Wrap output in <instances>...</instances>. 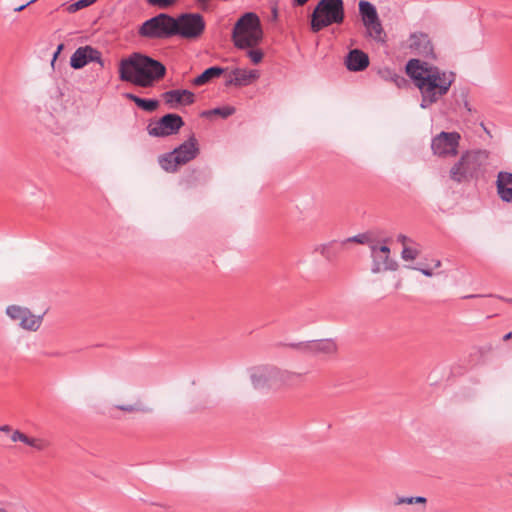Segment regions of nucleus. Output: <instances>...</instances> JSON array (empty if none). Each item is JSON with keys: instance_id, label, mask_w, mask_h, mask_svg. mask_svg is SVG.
Returning a JSON list of instances; mask_svg holds the SVG:
<instances>
[{"instance_id": "a211bd4d", "label": "nucleus", "mask_w": 512, "mask_h": 512, "mask_svg": "<svg viewBox=\"0 0 512 512\" xmlns=\"http://www.w3.org/2000/svg\"><path fill=\"white\" fill-rule=\"evenodd\" d=\"M497 196L503 203L512 205V172L499 171L495 181Z\"/></svg>"}, {"instance_id": "6e6552de", "label": "nucleus", "mask_w": 512, "mask_h": 512, "mask_svg": "<svg viewBox=\"0 0 512 512\" xmlns=\"http://www.w3.org/2000/svg\"><path fill=\"white\" fill-rule=\"evenodd\" d=\"M175 26V36L196 40L203 35L206 22L200 13L185 12L175 18Z\"/></svg>"}, {"instance_id": "9d476101", "label": "nucleus", "mask_w": 512, "mask_h": 512, "mask_svg": "<svg viewBox=\"0 0 512 512\" xmlns=\"http://www.w3.org/2000/svg\"><path fill=\"white\" fill-rule=\"evenodd\" d=\"M460 134L458 132H444L442 131L431 142V149L435 155L455 156L458 152Z\"/></svg>"}, {"instance_id": "a19ab883", "label": "nucleus", "mask_w": 512, "mask_h": 512, "mask_svg": "<svg viewBox=\"0 0 512 512\" xmlns=\"http://www.w3.org/2000/svg\"><path fill=\"white\" fill-rule=\"evenodd\" d=\"M225 86H235V80L234 76L232 75V72L229 74V76L225 80Z\"/></svg>"}, {"instance_id": "49530a36", "label": "nucleus", "mask_w": 512, "mask_h": 512, "mask_svg": "<svg viewBox=\"0 0 512 512\" xmlns=\"http://www.w3.org/2000/svg\"><path fill=\"white\" fill-rule=\"evenodd\" d=\"M309 0H293V6H303L305 5Z\"/></svg>"}, {"instance_id": "c03bdc74", "label": "nucleus", "mask_w": 512, "mask_h": 512, "mask_svg": "<svg viewBox=\"0 0 512 512\" xmlns=\"http://www.w3.org/2000/svg\"><path fill=\"white\" fill-rule=\"evenodd\" d=\"M397 241L402 243V244H405L407 241H409V238L406 235L399 234L397 236Z\"/></svg>"}, {"instance_id": "f257e3e1", "label": "nucleus", "mask_w": 512, "mask_h": 512, "mask_svg": "<svg viewBox=\"0 0 512 512\" xmlns=\"http://www.w3.org/2000/svg\"><path fill=\"white\" fill-rule=\"evenodd\" d=\"M406 73L421 94L420 107L427 109L446 95L455 81V73L420 59H410Z\"/></svg>"}, {"instance_id": "3c124183", "label": "nucleus", "mask_w": 512, "mask_h": 512, "mask_svg": "<svg viewBox=\"0 0 512 512\" xmlns=\"http://www.w3.org/2000/svg\"><path fill=\"white\" fill-rule=\"evenodd\" d=\"M440 266H441V262H440L439 260H437V261L435 262V267H436V268H438V267H440Z\"/></svg>"}, {"instance_id": "20e7f679", "label": "nucleus", "mask_w": 512, "mask_h": 512, "mask_svg": "<svg viewBox=\"0 0 512 512\" xmlns=\"http://www.w3.org/2000/svg\"><path fill=\"white\" fill-rule=\"evenodd\" d=\"M488 153L485 150L467 151L451 167L450 178L458 183L468 179H477L483 174Z\"/></svg>"}, {"instance_id": "5701e85b", "label": "nucleus", "mask_w": 512, "mask_h": 512, "mask_svg": "<svg viewBox=\"0 0 512 512\" xmlns=\"http://www.w3.org/2000/svg\"><path fill=\"white\" fill-rule=\"evenodd\" d=\"M232 75L234 76L236 87L247 86L259 77L257 70H246L241 68L233 69Z\"/></svg>"}, {"instance_id": "4468645a", "label": "nucleus", "mask_w": 512, "mask_h": 512, "mask_svg": "<svg viewBox=\"0 0 512 512\" xmlns=\"http://www.w3.org/2000/svg\"><path fill=\"white\" fill-rule=\"evenodd\" d=\"M275 367L272 365L254 367L250 372V380L253 387L257 390H262L275 386Z\"/></svg>"}, {"instance_id": "c756f323", "label": "nucleus", "mask_w": 512, "mask_h": 512, "mask_svg": "<svg viewBox=\"0 0 512 512\" xmlns=\"http://www.w3.org/2000/svg\"><path fill=\"white\" fill-rule=\"evenodd\" d=\"M236 109L233 106H222V107H216L212 109V112L214 115L220 116L222 118H228L229 116L233 115L235 113Z\"/></svg>"}, {"instance_id": "7c9ffc66", "label": "nucleus", "mask_w": 512, "mask_h": 512, "mask_svg": "<svg viewBox=\"0 0 512 512\" xmlns=\"http://www.w3.org/2000/svg\"><path fill=\"white\" fill-rule=\"evenodd\" d=\"M97 0H78L68 6V11L70 13H74L80 9H83L85 7H88L92 4H94Z\"/></svg>"}, {"instance_id": "603ef678", "label": "nucleus", "mask_w": 512, "mask_h": 512, "mask_svg": "<svg viewBox=\"0 0 512 512\" xmlns=\"http://www.w3.org/2000/svg\"><path fill=\"white\" fill-rule=\"evenodd\" d=\"M0 512H7V511L3 508H0Z\"/></svg>"}, {"instance_id": "473e14b6", "label": "nucleus", "mask_w": 512, "mask_h": 512, "mask_svg": "<svg viewBox=\"0 0 512 512\" xmlns=\"http://www.w3.org/2000/svg\"><path fill=\"white\" fill-rule=\"evenodd\" d=\"M419 251L415 248L404 246L401 252V258L405 261L414 260L418 257Z\"/></svg>"}, {"instance_id": "79ce46f5", "label": "nucleus", "mask_w": 512, "mask_h": 512, "mask_svg": "<svg viewBox=\"0 0 512 512\" xmlns=\"http://www.w3.org/2000/svg\"><path fill=\"white\" fill-rule=\"evenodd\" d=\"M419 270L423 275L427 277H431L433 275L432 269L429 268H416Z\"/></svg>"}, {"instance_id": "7ed1b4c3", "label": "nucleus", "mask_w": 512, "mask_h": 512, "mask_svg": "<svg viewBox=\"0 0 512 512\" xmlns=\"http://www.w3.org/2000/svg\"><path fill=\"white\" fill-rule=\"evenodd\" d=\"M263 38V30L259 16L254 12L244 13L234 24L232 40L239 49L253 48Z\"/></svg>"}, {"instance_id": "2f4dec72", "label": "nucleus", "mask_w": 512, "mask_h": 512, "mask_svg": "<svg viewBox=\"0 0 512 512\" xmlns=\"http://www.w3.org/2000/svg\"><path fill=\"white\" fill-rule=\"evenodd\" d=\"M345 245L348 243L354 242L358 244H367L369 242V236L366 233H359L355 236L348 237L346 239H343Z\"/></svg>"}, {"instance_id": "cd10ccee", "label": "nucleus", "mask_w": 512, "mask_h": 512, "mask_svg": "<svg viewBox=\"0 0 512 512\" xmlns=\"http://www.w3.org/2000/svg\"><path fill=\"white\" fill-rule=\"evenodd\" d=\"M383 76L385 78L389 79L390 81H392L393 83H395V85L399 88L406 86L408 83L404 76H402L392 70L384 71Z\"/></svg>"}, {"instance_id": "a18cd8bd", "label": "nucleus", "mask_w": 512, "mask_h": 512, "mask_svg": "<svg viewBox=\"0 0 512 512\" xmlns=\"http://www.w3.org/2000/svg\"><path fill=\"white\" fill-rule=\"evenodd\" d=\"M214 115L212 112V109L210 110H204L201 112L200 116L204 118H209L210 116Z\"/></svg>"}, {"instance_id": "9b49d317", "label": "nucleus", "mask_w": 512, "mask_h": 512, "mask_svg": "<svg viewBox=\"0 0 512 512\" xmlns=\"http://www.w3.org/2000/svg\"><path fill=\"white\" fill-rule=\"evenodd\" d=\"M372 257V273L376 274L380 271H395L398 268L396 260L390 257V248L387 245L378 246L377 244L370 245Z\"/></svg>"}, {"instance_id": "37998d69", "label": "nucleus", "mask_w": 512, "mask_h": 512, "mask_svg": "<svg viewBox=\"0 0 512 512\" xmlns=\"http://www.w3.org/2000/svg\"><path fill=\"white\" fill-rule=\"evenodd\" d=\"M36 1H37V0H30V1H28L26 4H23V5H20L19 7H16V8L14 9V11H15V12H20V11L24 10L27 6H29L30 4H32V3L36 2Z\"/></svg>"}, {"instance_id": "b1692460", "label": "nucleus", "mask_w": 512, "mask_h": 512, "mask_svg": "<svg viewBox=\"0 0 512 512\" xmlns=\"http://www.w3.org/2000/svg\"><path fill=\"white\" fill-rule=\"evenodd\" d=\"M227 69L220 66H211L205 69L200 75L192 81L195 86H202L210 82L212 79L221 76Z\"/></svg>"}, {"instance_id": "412c9836", "label": "nucleus", "mask_w": 512, "mask_h": 512, "mask_svg": "<svg viewBox=\"0 0 512 512\" xmlns=\"http://www.w3.org/2000/svg\"><path fill=\"white\" fill-rule=\"evenodd\" d=\"M345 247L346 245L343 240H332L315 246L314 252L320 253L327 261L334 262Z\"/></svg>"}, {"instance_id": "4be33fe9", "label": "nucleus", "mask_w": 512, "mask_h": 512, "mask_svg": "<svg viewBox=\"0 0 512 512\" xmlns=\"http://www.w3.org/2000/svg\"><path fill=\"white\" fill-rule=\"evenodd\" d=\"M275 386H287L291 387L295 384L296 380L302 377L301 373L283 370L275 367Z\"/></svg>"}, {"instance_id": "09e8293b", "label": "nucleus", "mask_w": 512, "mask_h": 512, "mask_svg": "<svg viewBox=\"0 0 512 512\" xmlns=\"http://www.w3.org/2000/svg\"><path fill=\"white\" fill-rule=\"evenodd\" d=\"M272 16H273L274 20H276L278 17V11H277V8H275V7L272 9Z\"/></svg>"}, {"instance_id": "f704fd0d", "label": "nucleus", "mask_w": 512, "mask_h": 512, "mask_svg": "<svg viewBox=\"0 0 512 512\" xmlns=\"http://www.w3.org/2000/svg\"><path fill=\"white\" fill-rule=\"evenodd\" d=\"M178 0H146L150 6L158 7L161 9L168 8L174 5Z\"/></svg>"}, {"instance_id": "f03ea898", "label": "nucleus", "mask_w": 512, "mask_h": 512, "mask_svg": "<svg viewBox=\"0 0 512 512\" xmlns=\"http://www.w3.org/2000/svg\"><path fill=\"white\" fill-rule=\"evenodd\" d=\"M160 61L140 52H133L119 62V79L141 88L153 87L166 75Z\"/></svg>"}, {"instance_id": "72a5a7b5", "label": "nucleus", "mask_w": 512, "mask_h": 512, "mask_svg": "<svg viewBox=\"0 0 512 512\" xmlns=\"http://www.w3.org/2000/svg\"><path fill=\"white\" fill-rule=\"evenodd\" d=\"M117 408L119 410H122L125 412H136V411L148 412L149 411V409L143 407V405L140 402L135 403L133 405H119V406H117Z\"/></svg>"}, {"instance_id": "dca6fc26", "label": "nucleus", "mask_w": 512, "mask_h": 512, "mask_svg": "<svg viewBox=\"0 0 512 512\" xmlns=\"http://www.w3.org/2000/svg\"><path fill=\"white\" fill-rule=\"evenodd\" d=\"M409 47L419 56L430 59L436 58L432 42L429 36L425 33L411 34Z\"/></svg>"}, {"instance_id": "39448f33", "label": "nucleus", "mask_w": 512, "mask_h": 512, "mask_svg": "<svg viewBox=\"0 0 512 512\" xmlns=\"http://www.w3.org/2000/svg\"><path fill=\"white\" fill-rule=\"evenodd\" d=\"M344 19L343 0H320L312 12L310 27L317 33L332 24L343 23Z\"/></svg>"}, {"instance_id": "2eb2a0df", "label": "nucleus", "mask_w": 512, "mask_h": 512, "mask_svg": "<svg viewBox=\"0 0 512 512\" xmlns=\"http://www.w3.org/2000/svg\"><path fill=\"white\" fill-rule=\"evenodd\" d=\"M172 152L175 154V161L177 164L184 165L194 160L200 152L199 144L195 135L191 134L186 141L175 147Z\"/></svg>"}, {"instance_id": "c85d7f7f", "label": "nucleus", "mask_w": 512, "mask_h": 512, "mask_svg": "<svg viewBox=\"0 0 512 512\" xmlns=\"http://www.w3.org/2000/svg\"><path fill=\"white\" fill-rule=\"evenodd\" d=\"M25 444L37 449L38 451L45 450L49 445V443L44 439L31 438V437H27Z\"/></svg>"}, {"instance_id": "393cba45", "label": "nucleus", "mask_w": 512, "mask_h": 512, "mask_svg": "<svg viewBox=\"0 0 512 512\" xmlns=\"http://www.w3.org/2000/svg\"><path fill=\"white\" fill-rule=\"evenodd\" d=\"M123 96L134 102L136 104V106L146 112H154L157 110V108L159 107V101L157 99H146V98H141L133 93H130V92H127V93H124Z\"/></svg>"}, {"instance_id": "423d86ee", "label": "nucleus", "mask_w": 512, "mask_h": 512, "mask_svg": "<svg viewBox=\"0 0 512 512\" xmlns=\"http://www.w3.org/2000/svg\"><path fill=\"white\" fill-rule=\"evenodd\" d=\"M175 17L160 13L142 23L138 33L148 39H168L175 36Z\"/></svg>"}, {"instance_id": "f3484780", "label": "nucleus", "mask_w": 512, "mask_h": 512, "mask_svg": "<svg viewBox=\"0 0 512 512\" xmlns=\"http://www.w3.org/2000/svg\"><path fill=\"white\" fill-rule=\"evenodd\" d=\"M165 103L175 108L178 105H191L195 102V94L187 89H174L162 94Z\"/></svg>"}, {"instance_id": "f8f14e48", "label": "nucleus", "mask_w": 512, "mask_h": 512, "mask_svg": "<svg viewBox=\"0 0 512 512\" xmlns=\"http://www.w3.org/2000/svg\"><path fill=\"white\" fill-rule=\"evenodd\" d=\"M6 314L14 321H18L21 328L36 331L42 322V316H35L28 308L18 305H10L6 308Z\"/></svg>"}, {"instance_id": "8fccbe9b", "label": "nucleus", "mask_w": 512, "mask_h": 512, "mask_svg": "<svg viewBox=\"0 0 512 512\" xmlns=\"http://www.w3.org/2000/svg\"><path fill=\"white\" fill-rule=\"evenodd\" d=\"M511 337H512V332H509L503 336V339L506 341V340H509Z\"/></svg>"}, {"instance_id": "4c0bfd02", "label": "nucleus", "mask_w": 512, "mask_h": 512, "mask_svg": "<svg viewBox=\"0 0 512 512\" xmlns=\"http://www.w3.org/2000/svg\"><path fill=\"white\" fill-rule=\"evenodd\" d=\"M27 435H25L24 433H22L21 431L19 430H15L12 435H11V440L13 442H17V441H20V442H23L25 444L26 440H27Z\"/></svg>"}, {"instance_id": "e433bc0d", "label": "nucleus", "mask_w": 512, "mask_h": 512, "mask_svg": "<svg viewBox=\"0 0 512 512\" xmlns=\"http://www.w3.org/2000/svg\"><path fill=\"white\" fill-rule=\"evenodd\" d=\"M247 54L254 64L260 63L264 56V53L260 49H251Z\"/></svg>"}, {"instance_id": "c9c22d12", "label": "nucleus", "mask_w": 512, "mask_h": 512, "mask_svg": "<svg viewBox=\"0 0 512 512\" xmlns=\"http://www.w3.org/2000/svg\"><path fill=\"white\" fill-rule=\"evenodd\" d=\"M426 498L422 496L416 497H400L398 498L396 504H417V503H426Z\"/></svg>"}, {"instance_id": "864d4df0", "label": "nucleus", "mask_w": 512, "mask_h": 512, "mask_svg": "<svg viewBox=\"0 0 512 512\" xmlns=\"http://www.w3.org/2000/svg\"><path fill=\"white\" fill-rule=\"evenodd\" d=\"M473 297H475V296L474 295H469L466 298H473Z\"/></svg>"}, {"instance_id": "de8ad7c7", "label": "nucleus", "mask_w": 512, "mask_h": 512, "mask_svg": "<svg viewBox=\"0 0 512 512\" xmlns=\"http://www.w3.org/2000/svg\"><path fill=\"white\" fill-rule=\"evenodd\" d=\"M0 431H1V432L8 433V432H10V431H11V427H10L9 425H2V426L0 427Z\"/></svg>"}, {"instance_id": "ddd939ff", "label": "nucleus", "mask_w": 512, "mask_h": 512, "mask_svg": "<svg viewBox=\"0 0 512 512\" xmlns=\"http://www.w3.org/2000/svg\"><path fill=\"white\" fill-rule=\"evenodd\" d=\"M90 62H96L102 68L105 66L101 52L90 45L77 48L70 58V66L75 70L82 69Z\"/></svg>"}, {"instance_id": "aec40b11", "label": "nucleus", "mask_w": 512, "mask_h": 512, "mask_svg": "<svg viewBox=\"0 0 512 512\" xmlns=\"http://www.w3.org/2000/svg\"><path fill=\"white\" fill-rule=\"evenodd\" d=\"M305 355H332L337 351V345L332 339L306 341Z\"/></svg>"}, {"instance_id": "a878e982", "label": "nucleus", "mask_w": 512, "mask_h": 512, "mask_svg": "<svg viewBox=\"0 0 512 512\" xmlns=\"http://www.w3.org/2000/svg\"><path fill=\"white\" fill-rule=\"evenodd\" d=\"M175 154L172 151L162 154L158 157V163L160 167L169 173H175L178 171V167L181 164H177L175 161Z\"/></svg>"}, {"instance_id": "58836bf2", "label": "nucleus", "mask_w": 512, "mask_h": 512, "mask_svg": "<svg viewBox=\"0 0 512 512\" xmlns=\"http://www.w3.org/2000/svg\"><path fill=\"white\" fill-rule=\"evenodd\" d=\"M287 346L305 354L306 348H304V347H306V341L297 342V343H289Z\"/></svg>"}, {"instance_id": "ea45409f", "label": "nucleus", "mask_w": 512, "mask_h": 512, "mask_svg": "<svg viewBox=\"0 0 512 512\" xmlns=\"http://www.w3.org/2000/svg\"><path fill=\"white\" fill-rule=\"evenodd\" d=\"M64 49V44L61 43L57 46L56 51L53 53V57L51 60V65L54 66V63L57 59V57L60 55L61 51Z\"/></svg>"}, {"instance_id": "1a4fd4ad", "label": "nucleus", "mask_w": 512, "mask_h": 512, "mask_svg": "<svg viewBox=\"0 0 512 512\" xmlns=\"http://www.w3.org/2000/svg\"><path fill=\"white\" fill-rule=\"evenodd\" d=\"M183 118L176 113H167L154 124L147 126L148 134L152 137H168L177 134L184 126Z\"/></svg>"}, {"instance_id": "6ab92c4d", "label": "nucleus", "mask_w": 512, "mask_h": 512, "mask_svg": "<svg viewBox=\"0 0 512 512\" xmlns=\"http://www.w3.org/2000/svg\"><path fill=\"white\" fill-rule=\"evenodd\" d=\"M344 63L348 71L361 72L369 66L370 60L367 53L355 48L347 53Z\"/></svg>"}, {"instance_id": "bb28decb", "label": "nucleus", "mask_w": 512, "mask_h": 512, "mask_svg": "<svg viewBox=\"0 0 512 512\" xmlns=\"http://www.w3.org/2000/svg\"><path fill=\"white\" fill-rule=\"evenodd\" d=\"M461 106H463L467 112L472 113L473 110L468 102L467 93L464 90L461 91L459 97L455 99V104L452 105L450 109L454 112H457Z\"/></svg>"}, {"instance_id": "0eeeda50", "label": "nucleus", "mask_w": 512, "mask_h": 512, "mask_svg": "<svg viewBox=\"0 0 512 512\" xmlns=\"http://www.w3.org/2000/svg\"><path fill=\"white\" fill-rule=\"evenodd\" d=\"M358 10L363 26L366 29V37L376 42H384L386 33L382 27L375 5L367 0H360Z\"/></svg>"}]
</instances>
